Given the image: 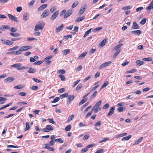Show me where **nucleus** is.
<instances>
[{"label": "nucleus", "instance_id": "1", "mask_svg": "<svg viewBox=\"0 0 153 153\" xmlns=\"http://www.w3.org/2000/svg\"><path fill=\"white\" fill-rule=\"evenodd\" d=\"M44 25L43 22H39V24L36 25L34 31L36 32L39 30L42 29L44 27Z\"/></svg>", "mask_w": 153, "mask_h": 153}, {"label": "nucleus", "instance_id": "2", "mask_svg": "<svg viewBox=\"0 0 153 153\" xmlns=\"http://www.w3.org/2000/svg\"><path fill=\"white\" fill-rule=\"evenodd\" d=\"M53 130V127L50 125H47L45 128L42 129V131L44 132H49Z\"/></svg>", "mask_w": 153, "mask_h": 153}, {"label": "nucleus", "instance_id": "3", "mask_svg": "<svg viewBox=\"0 0 153 153\" xmlns=\"http://www.w3.org/2000/svg\"><path fill=\"white\" fill-rule=\"evenodd\" d=\"M86 6L87 5L86 4H84L82 6L79 11L78 13L79 15L81 16L84 13L86 10Z\"/></svg>", "mask_w": 153, "mask_h": 153}, {"label": "nucleus", "instance_id": "4", "mask_svg": "<svg viewBox=\"0 0 153 153\" xmlns=\"http://www.w3.org/2000/svg\"><path fill=\"white\" fill-rule=\"evenodd\" d=\"M50 14V12L48 10H45L41 15V17L42 18H45L48 16Z\"/></svg>", "mask_w": 153, "mask_h": 153}, {"label": "nucleus", "instance_id": "5", "mask_svg": "<svg viewBox=\"0 0 153 153\" xmlns=\"http://www.w3.org/2000/svg\"><path fill=\"white\" fill-rule=\"evenodd\" d=\"M68 100L67 102V104L69 105L71 102L74 100L75 96L74 95H69L68 96Z\"/></svg>", "mask_w": 153, "mask_h": 153}, {"label": "nucleus", "instance_id": "6", "mask_svg": "<svg viewBox=\"0 0 153 153\" xmlns=\"http://www.w3.org/2000/svg\"><path fill=\"white\" fill-rule=\"evenodd\" d=\"M111 61L105 62L101 65L100 66L99 68L100 69H101L105 67H106L110 65L111 64Z\"/></svg>", "mask_w": 153, "mask_h": 153}, {"label": "nucleus", "instance_id": "7", "mask_svg": "<svg viewBox=\"0 0 153 153\" xmlns=\"http://www.w3.org/2000/svg\"><path fill=\"white\" fill-rule=\"evenodd\" d=\"M32 47L30 46H24L20 48V50L22 51H27L29 49H30Z\"/></svg>", "mask_w": 153, "mask_h": 153}, {"label": "nucleus", "instance_id": "8", "mask_svg": "<svg viewBox=\"0 0 153 153\" xmlns=\"http://www.w3.org/2000/svg\"><path fill=\"white\" fill-rule=\"evenodd\" d=\"M59 13V11L58 10L53 13L51 18V19L52 20H54L58 15Z\"/></svg>", "mask_w": 153, "mask_h": 153}, {"label": "nucleus", "instance_id": "9", "mask_svg": "<svg viewBox=\"0 0 153 153\" xmlns=\"http://www.w3.org/2000/svg\"><path fill=\"white\" fill-rule=\"evenodd\" d=\"M8 16L10 19L11 20L16 22H19V20L17 18L13 15L11 14H9Z\"/></svg>", "mask_w": 153, "mask_h": 153}, {"label": "nucleus", "instance_id": "10", "mask_svg": "<svg viewBox=\"0 0 153 153\" xmlns=\"http://www.w3.org/2000/svg\"><path fill=\"white\" fill-rule=\"evenodd\" d=\"M115 110V107L114 106L111 107L109 111V113L107 115V117H108L111 116L114 113Z\"/></svg>", "mask_w": 153, "mask_h": 153}, {"label": "nucleus", "instance_id": "11", "mask_svg": "<svg viewBox=\"0 0 153 153\" xmlns=\"http://www.w3.org/2000/svg\"><path fill=\"white\" fill-rule=\"evenodd\" d=\"M72 10H68L65 13L64 18L65 19L67 18L68 16H70L72 14Z\"/></svg>", "mask_w": 153, "mask_h": 153}, {"label": "nucleus", "instance_id": "12", "mask_svg": "<svg viewBox=\"0 0 153 153\" xmlns=\"http://www.w3.org/2000/svg\"><path fill=\"white\" fill-rule=\"evenodd\" d=\"M14 80V78L13 77H9L5 79L4 82L5 83L10 82Z\"/></svg>", "mask_w": 153, "mask_h": 153}, {"label": "nucleus", "instance_id": "13", "mask_svg": "<svg viewBox=\"0 0 153 153\" xmlns=\"http://www.w3.org/2000/svg\"><path fill=\"white\" fill-rule=\"evenodd\" d=\"M101 109V108H97L95 106H94L92 109L91 111H94V113H97L99 111H100Z\"/></svg>", "mask_w": 153, "mask_h": 153}, {"label": "nucleus", "instance_id": "14", "mask_svg": "<svg viewBox=\"0 0 153 153\" xmlns=\"http://www.w3.org/2000/svg\"><path fill=\"white\" fill-rule=\"evenodd\" d=\"M153 8V0L150 3L149 5L146 8V10L149 12Z\"/></svg>", "mask_w": 153, "mask_h": 153}, {"label": "nucleus", "instance_id": "15", "mask_svg": "<svg viewBox=\"0 0 153 153\" xmlns=\"http://www.w3.org/2000/svg\"><path fill=\"white\" fill-rule=\"evenodd\" d=\"M29 14L27 12H25L23 16V19L24 21H26L29 19Z\"/></svg>", "mask_w": 153, "mask_h": 153}, {"label": "nucleus", "instance_id": "16", "mask_svg": "<svg viewBox=\"0 0 153 153\" xmlns=\"http://www.w3.org/2000/svg\"><path fill=\"white\" fill-rule=\"evenodd\" d=\"M48 5L47 4H44L41 6L38 9V10L41 11L46 8Z\"/></svg>", "mask_w": 153, "mask_h": 153}, {"label": "nucleus", "instance_id": "17", "mask_svg": "<svg viewBox=\"0 0 153 153\" xmlns=\"http://www.w3.org/2000/svg\"><path fill=\"white\" fill-rule=\"evenodd\" d=\"M132 27L134 29H138L139 28V26L137 23L136 22H133Z\"/></svg>", "mask_w": 153, "mask_h": 153}, {"label": "nucleus", "instance_id": "18", "mask_svg": "<svg viewBox=\"0 0 153 153\" xmlns=\"http://www.w3.org/2000/svg\"><path fill=\"white\" fill-rule=\"evenodd\" d=\"M143 139V137H140L139 139L135 141L133 144V146H134L135 145H136L139 143H140L141 141Z\"/></svg>", "mask_w": 153, "mask_h": 153}, {"label": "nucleus", "instance_id": "19", "mask_svg": "<svg viewBox=\"0 0 153 153\" xmlns=\"http://www.w3.org/2000/svg\"><path fill=\"white\" fill-rule=\"evenodd\" d=\"M36 71V68H30L29 70L27 71V72L30 73H35Z\"/></svg>", "mask_w": 153, "mask_h": 153}, {"label": "nucleus", "instance_id": "20", "mask_svg": "<svg viewBox=\"0 0 153 153\" xmlns=\"http://www.w3.org/2000/svg\"><path fill=\"white\" fill-rule=\"evenodd\" d=\"M63 24H62L61 25H60L59 26L57 27L56 29V31L57 33H58V32L60 31L62 29V28L63 27Z\"/></svg>", "mask_w": 153, "mask_h": 153}, {"label": "nucleus", "instance_id": "21", "mask_svg": "<svg viewBox=\"0 0 153 153\" xmlns=\"http://www.w3.org/2000/svg\"><path fill=\"white\" fill-rule=\"evenodd\" d=\"M88 53L87 51H85L83 52L82 54H81L79 57L78 58L79 59H82L84 58L86 55Z\"/></svg>", "mask_w": 153, "mask_h": 153}, {"label": "nucleus", "instance_id": "22", "mask_svg": "<svg viewBox=\"0 0 153 153\" xmlns=\"http://www.w3.org/2000/svg\"><path fill=\"white\" fill-rule=\"evenodd\" d=\"M131 33H134L136 35H139L141 33V31L140 30H137L135 31H131Z\"/></svg>", "mask_w": 153, "mask_h": 153}, {"label": "nucleus", "instance_id": "23", "mask_svg": "<svg viewBox=\"0 0 153 153\" xmlns=\"http://www.w3.org/2000/svg\"><path fill=\"white\" fill-rule=\"evenodd\" d=\"M132 8V6L131 5L130 6H124L122 8V10H127L128 9H131Z\"/></svg>", "mask_w": 153, "mask_h": 153}, {"label": "nucleus", "instance_id": "24", "mask_svg": "<svg viewBox=\"0 0 153 153\" xmlns=\"http://www.w3.org/2000/svg\"><path fill=\"white\" fill-rule=\"evenodd\" d=\"M85 18L84 16H82L81 17H79L77 18L75 21L76 22H78L80 21H82Z\"/></svg>", "mask_w": 153, "mask_h": 153}, {"label": "nucleus", "instance_id": "25", "mask_svg": "<svg viewBox=\"0 0 153 153\" xmlns=\"http://www.w3.org/2000/svg\"><path fill=\"white\" fill-rule=\"evenodd\" d=\"M131 137V135H129L127 136L124 137L122 138V140L123 141L128 140Z\"/></svg>", "mask_w": 153, "mask_h": 153}, {"label": "nucleus", "instance_id": "26", "mask_svg": "<svg viewBox=\"0 0 153 153\" xmlns=\"http://www.w3.org/2000/svg\"><path fill=\"white\" fill-rule=\"evenodd\" d=\"M136 63L137 65L140 66L143 64L144 63V62L143 61H142L137 60L136 61Z\"/></svg>", "mask_w": 153, "mask_h": 153}, {"label": "nucleus", "instance_id": "27", "mask_svg": "<svg viewBox=\"0 0 153 153\" xmlns=\"http://www.w3.org/2000/svg\"><path fill=\"white\" fill-rule=\"evenodd\" d=\"M106 40L105 39H103L100 43V46L102 47L104 46L106 44Z\"/></svg>", "mask_w": 153, "mask_h": 153}, {"label": "nucleus", "instance_id": "28", "mask_svg": "<svg viewBox=\"0 0 153 153\" xmlns=\"http://www.w3.org/2000/svg\"><path fill=\"white\" fill-rule=\"evenodd\" d=\"M121 51V50L120 49L118 50L113 55V58H115L119 54Z\"/></svg>", "mask_w": 153, "mask_h": 153}, {"label": "nucleus", "instance_id": "29", "mask_svg": "<svg viewBox=\"0 0 153 153\" xmlns=\"http://www.w3.org/2000/svg\"><path fill=\"white\" fill-rule=\"evenodd\" d=\"M101 100H99L96 103L94 106L97 108H100V106L101 105Z\"/></svg>", "mask_w": 153, "mask_h": 153}, {"label": "nucleus", "instance_id": "30", "mask_svg": "<svg viewBox=\"0 0 153 153\" xmlns=\"http://www.w3.org/2000/svg\"><path fill=\"white\" fill-rule=\"evenodd\" d=\"M10 34L13 37H17L20 36V34L18 33H10Z\"/></svg>", "mask_w": 153, "mask_h": 153}, {"label": "nucleus", "instance_id": "31", "mask_svg": "<svg viewBox=\"0 0 153 153\" xmlns=\"http://www.w3.org/2000/svg\"><path fill=\"white\" fill-rule=\"evenodd\" d=\"M68 96V94L67 93H65L63 94L60 95V97L61 99H62L65 97H67Z\"/></svg>", "mask_w": 153, "mask_h": 153}, {"label": "nucleus", "instance_id": "32", "mask_svg": "<svg viewBox=\"0 0 153 153\" xmlns=\"http://www.w3.org/2000/svg\"><path fill=\"white\" fill-rule=\"evenodd\" d=\"M108 82L107 81H106L105 82L104 84L101 86V88L100 89V90H101L103 88L105 87L108 84Z\"/></svg>", "mask_w": 153, "mask_h": 153}, {"label": "nucleus", "instance_id": "33", "mask_svg": "<svg viewBox=\"0 0 153 153\" xmlns=\"http://www.w3.org/2000/svg\"><path fill=\"white\" fill-rule=\"evenodd\" d=\"M70 51V50L69 49H66L62 51V53L64 55H66L68 53H69Z\"/></svg>", "mask_w": 153, "mask_h": 153}, {"label": "nucleus", "instance_id": "34", "mask_svg": "<svg viewBox=\"0 0 153 153\" xmlns=\"http://www.w3.org/2000/svg\"><path fill=\"white\" fill-rule=\"evenodd\" d=\"M92 29V28H90L89 30L86 31L84 34V35L83 36L84 37H85L86 36H87L88 34H89L91 32V30Z\"/></svg>", "mask_w": 153, "mask_h": 153}, {"label": "nucleus", "instance_id": "35", "mask_svg": "<svg viewBox=\"0 0 153 153\" xmlns=\"http://www.w3.org/2000/svg\"><path fill=\"white\" fill-rule=\"evenodd\" d=\"M60 98L59 97H56L54 100L51 101L52 103H54L56 102L59 100Z\"/></svg>", "mask_w": 153, "mask_h": 153}, {"label": "nucleus", "instance_id": "36", "mask_svg": "<svg viewBox=\"0 0 153 153\" xmlns=\"http://www.w3.org/2000/svg\"><path fill=\"white\" fill-rule=\"evenodd\" d=\"M87 100H88L87 98L82 99V101L79 103V105H82L83 103H85L86 101Z\"/></svg>", "mask_w": 153, "mask_h": 153}, {"label": "nucleus", "instance_id": "37", "mask_svg": "<svg viewBox=\"0 0 153 153\" xmlns=\"http://www.w3.org/2000/svg\"><path fill=\"white\" fill-rule=\"evenodd\" d=\"M21 64L20 63H16L14 64L13 65H12L11 66L12 67H14V68H19L21 66Z\"/></svg>", "mask_w": 153, "mask_h": 153}, {"label": "nucleus", "instance_id": "38", "mask_svg": "<svg viewBox=\"0 0 153 153\" xmlns=\"http://www.w3.org/2000/svg\"><path fill=\"white\" fill-rule=\"evenodd\" d=\"M102 28V27H97L93 29L92 31L93 32H96L100 30Z\"/></svg>", "mask_w": 153, "mask_h": 153}, {"label": "nucleus", "instance_id": "39", "mask_svg": "<svg viewBox=\"0 0 153 153\" xmlns=\"http://www.w3.org/2000/svg\"><path fill=\"white\" fill-rule=\"evenodd\" d=\"M71 125H68L65 128V131H69L71 130Z\"/></svg>", "mask_w": 153, "mask_h": 153}, {"label": "nucleus", "instance_id": "40", "mask_svg": "<svg viewBox=\"0 0 153 153\" xmlns=\"http://www.w3.org/2000/svg\"><path fill=\"white\" fill-rule=\"evenodd\" d=\"M152 59L150 57H149L147 58H144L142 59L143 60L146 61H152Z\"/></svg>", "mask_w": 153, "mask_h": 153}, {"label": "nucleus", "instance_id": "41", "mask_svg": "<svg viewBox=\"0 0 153 153\" xmlns=\"http://www.w3.org/2000/svg\"><path fill=\"white\" fill-rule=\"evenodd\" d=\"M82 87V85L81 84H79L76 88V91H78Z\"/></svg>", "mask_w": 153, "mask_h": 153}, {"label": "nucleus", "instance_id": "42", "mask_svg": "<svg viewBox=\"0 0 153 153\" xmlns=\"http://www.w3.org/2000/svg\"><path fill=\"white\" fill-rule=\"evenodd\" d=\"M13 44V42L11 41L7 40L6 45H12Z\"/></svg>", "mask_w": 153, "mask_h": 153}, {"label": "nucleus", "instance_id": "43", "mask_svg": "<svg viewBox=\"0 0 153 153\" xmlns=\"http://www.w3.org/2000/svg\"><path fill=\"white\" fill-rule=\"evenodd\" d=\"M146 18H144L140 22V23L142 25H144L146 22Z\"/></svg>", "mask_w": 153, "mask_h": 153}, {"label": "nucleus", "instance_id": "44", "mask_svg": "<svg viewBox=\"0 0 153 153\" xmlns=\"http://www.w3.org/2000/svg\"><path fill=\"white\" fill-rule=\"evenodd\" d=\"M55 141H57V142L60 143H62L64 142L63 140L61 138L55 139Z\"/></svg>", "mask_w": 153, "mask_h": 153}, {"label": "nucleus", "instance_id": "45", "mask_svg": "<svg viewBox=\"0 0 153 153\" xmlns=\"http://www.w3.org/2000/svg\"><path fill=\"white\" fill-rule=\"evenodd\" d=\"M43 62L41 61H37L33 63L34 65H40Z\"/></svg>", "mask_w": 153, "mask_h": 153}, {"label": "nucleus", "instance_id": "46", "mask_svg": "<svg viewBox=\"0 0 153 153\" xmlns=\"http://www.w3.org/2000/svg\"><path fill=\"white\" fill-rule=\"evenodd\" d=\"M47 120L50 123L53 124L55 123V122L54 121L53 119L49 118L47 119Z\"/></svg>", "mask_w": 153, "mask_h": 153}, {"label": "nucleus", "instance_id": "47", "mask_svg": "<svg viewBox=\"0 0 153 153\" xmlns=\"http://www.w3.org/2000/svg\"><path fill=\"white\" fill-rule=\"evenodd\" d=\"M97 94V91H95L92 95H91V96L90 97L91 99H92L93 98L95 97L96 96Z\"/></svg>", "mask_w": 153, "mask_h": 153}, {"label": "nucleus", "instance_id": "48", "mask_svg": "<svg viewBox=\"0 0 153 153\" xmlns=\"http://www.w3.org/2000/svg\"><path fill=\"white\" fill-rule=\"evenodd\" d=\"M88 150V149L87 148V147L86 146V148L82 149L81 150V153H84L85 152L87 151Z\"/></svg>", "mask_w": 153, "mask_h": 153}, {"label": "nucleus", "instance_id": "49", "mask_svg": "<svg viewBox=\"0 0 153 153\" xmlns=\"http://www.w3.org/2000/svg\"><path fill=\"white\" fill-rule=\"evenodd\" d=\"M23 87V86L22 85H19L15 86L14 87L16 89H21Z\"/></svg>", "mask_w": 153, "mask_h": 153}, {"label": "nucleus", "instance_id": "50", "mask_svg": "<svg viewBox=\"0 0 153 153\" xmlns=\"http://www.w3.org/2000/svg\"><path fill=\"white\" fill-rule=\"evenodd\" d=\"M78 4V1L74 2L72 6V8H74L76 7Z\"/></svg>", "mask_w": 153, "mask_h": 153}, {"label": "nucleus", "instance_id": "51", "mask_svg": "<svg viewBox=\"0 0 153 153\" xmlns=\"http://www.w3.org/2000/svg\"><path fill=\"white\" fill-rule=\"evenodd\" d=\"M96 50V49L92 48L90 50L89 53L90 54H91L92 53L95 52Z\"/></svg>", "mask_w": 153, "mask_h": 153}, {"label": "nucleus", "instance_id": "52", "mask_svg": "<svg viewBox=\"0 0 153 153\" xmlns=\"http://www.w3.org/2000/svg\"><path fill=\"white\" fill-rule=\"evenodd\" d=\"M74 115H71L68 117V122H70L72 120V119L74 118Z\"/></svg>", "mask_w": 153, "mask_h": 153}, {"label": "nucleus", "instance_id": "53", "mask_svg": "<svg viewBox=\"0 0 153 153\" xmlns=\"http://www.w3.org/2000/svg\"><path fill=\"white\" fill-rule=\"evenodd\" d=\"M59 78L61 79L62 80L64 81L65 79V78L64 75L62 74H60L59 75Z\"/></svg>", "mask_w": 153, "mask_h": 153}, {"label": "nucleus", "instance_id": "54", "mask_svg": "<svg viewBox=\"0 0 153 153\" xmlns=\"http://www.w3.org/2000/svg\"><path fill=\"white\" fill-rule=\"evenodd\" d=\"M56 10V7L54 6L51 8L50 10V12L51 13H53Z\"/></svg>", "mask_w": 153, "mask_h": 153}, {"label": "nucleus", "instance_id": "55", "mask_svg": "<svg viewBox=\"0 0 153 153\" xmlns=\"http://www.w3.org/2000/svg\"><path fill=\"white\" fill-rule=\"evenodd\" d=\"M122 45L123 44H119L114 47V49L115 50H116L118 48H120Z\"/></svg>", "mask_w": 153, "mask_h": 153}, {"label": "nucleus", "instance_id": "56", "mask_svg": "<svg viewBox=\"0 0 153 153\" xmlns=\"http://www.w3.org/2000/svg\"><path fill=\"white\" fill-rule=\"evenodd\" d=\"M91 77V76H89L84 79L83 80V82H85L88 80Z\"/></svg>", "mask_w": 153, "mask_h": 153}, {"label": "nucleus", "instance_id": "57", "mask_svg": "<svg viewBox=\"0 0 153 153\" xmlns=\"http://www.w3.org/2000/svg\"><path fill=\"white\" fill-rule=\"evenodd\" d=\"M104 151L103 149H99L97 150L95 153H102Z\"/></svg>", "mask_w": 153, "mask_h": 153}, {"label": "nucleus", "instance_id": "58", "mask_svg": "<svg viewBox=\"0 0 153 153\" xmlns=\"http://www.w3.org/2000/svg\"><path fill=\"white\" fill-rule=\"evenodd\" d=\"M109 107V104L108 103H106L104 105L103 108V109H106L108 108Z\"/></svg>", "mask_w": 153, "mask_h": 153}, {"label": "nucleus", "instance_id": "59", "mask_svg": "<svg viewBox=\"0 0 153 153\" xmlns=\"http://www.w3.org/2000/svg\"><path fill=\"white\" fill-rule=\"evenodd\" d=\"M27 41L37 40V39L35 38H27Z\"/></svg>", "mask_w": 153, "mask_h": 153}, {"label": "nucleus", "instance_id": "60", "mask_svg": "<svg viewBox=\"0 0 153 153\" xmlns=\"http://www.w3.org/2000/svg\"><path fill=\"white\" fill-rule=\"evenodd\" d=\"M128 63L129 62L128 61L126 60L125 61V62L124 63H123L122 64V65L123 66H125L126 65H128Z\"/></svg>", "mask_w": 153, "mask_h": 153}, {"label": "nucleus", "instance_id": "61", "mask_svg": "<svg viewBox=\"0 0 153 153\" xmlns=\"http://www.w3.org/2000/svg\"><path fill=\"white\" fill-rule=\"evenodd\" d=\"M80 80H77L74 83V84L72 86V87H75L76 85L79 83V82H80Z\"/></svg>", "mask_w": 153, "mask_h": 153}, {"label": "nucleus", "instance_id": "62", "mask_svg": "<svg viewBox=\"0 0 153 153\" xmlns=\"http://www.w3.org/2000/svg\"><path fill=\"white\" fill-rule=\"evenodd\" d=\"M143 8L142 7H140L136 9V11L137 12H139V11H141L143 9Z\"/></svg>", "mask_w": 153, "mask_h": 153}, {"label": "nucleus", "instance_id": "63", "mask_svg": "<svg viewBox=\"0 0 153 153\" xmlns=\"http://www.w3.org/2000/svg\"><path fill=\"white\" fill-rule=\"evenodd\" d=\"M65 88H62L59 89L58 91V92L59 93H62L65 92Z\"/></svg>", "mask_w": 153, "mask_h": 153}, {"label": "nucleus", "instance_id": "64", "mask_svg": "<svg viewBox=\"0 0 153 153\" xmlns=\"http://www.w3.org/2000/svg\"><path fill=\"white\" fill-rule=\"evenodd\" d=\"M17 29L16 28H14V27H12L10 31L12 32V33H13L16 31H17Z\"/></svg>", "mask_w": 153, "mask_h": 153}]
</instances>
